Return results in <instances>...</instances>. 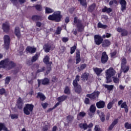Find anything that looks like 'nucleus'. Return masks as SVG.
Returning a JSON list of instances; mask_svg holds the SVG:
<instances>
[{
  "label": "nucleus",
  "instance_id": "nucleus-55",
  "mask_svg": "<svg viewBox=\"0 0 131 131\" xmlns=\"http://www.w3.org/2000/svg\"><path fill=\"white\" fill-rule=\"evenodd\" d=\"M113 81L115 83H119L120 82V79H119V78H118L117 77H114Z\"/></svg>",
  "mask_w": 131,
  "mask_h": 131
},
{
  "label": "nucleus",
  "instance_id": "nucleus-16",
  "mask_svg": "<svg viewBox=\"0 0 131 131\" xmlns=\"http://www.w3.org/2000/svg\"><path fill=\"white\" fill-rule=\"evenodd\" d=\"M105 106V102L103 101H100L96 103V106L98 108H103Z\"/></svg>",
  "mask_w": 131,
  "mask_h": 131
},
{
  "label": "nucleus",
  "instance_id": "nucleus-48",
  "mask_svg": "<svg viewBox=\"0 0 131 131\" xmlns=\"http://www.w3.org/2000/svg\"><path fill=\"white\" fill-rule=\"evenodd\" d=\"M124 127L127 129H131V123L128 122H126L124 124Z\"/></svg>",
  "mask_w": 131,
  "mask_h": 131
},
{
  "label": "nucleus",
  "instance_id": "nucleus-12",
  "mask_svg": "<svg viewBox=\"0 0 131 131\" xmlns=\"http://www.w3.org/2000/svg\"><path fill=\"white\" fill-rule=\"evenodd\" d=\"M49 82L50 80L47 78H45L43 80H38V83L39 86H40L41 84L42 85H47L49 83Z\"/></svg>",
  "mask_w": 131,
  "mask_h": 131
},
{
  "label": "nucleus",
  "instance_id": "nucleus-36",
  "mask_svg": "<svg viewBox=\"0 0 131 131\" xmlns=\"http://www.w3.org/2000/svg\"><path fill=\"white\" fill-rule=\"evenodd\" d=\"M97 27L98 28H103V29H105L107 28V26L106 25H103L101 23H98Z\"/></svg>",
  "mask_w": 131,
  "mask_h": 131
},
{
  "label": "nucleus",
  "instance_id": "nucleus-52",
  "mask_svg": "<svg viewBox=\"0 0 131 131\" xmlns=\"http://www.w3.org/2000/svg\"><path fill=\"white\" fill-rule=\"evenodd\" d=\"M11 119L12 120L18 119V115L16 114H11L10 115Z\"/></svg>",
  "mask_w": 131,
  "mask_h": 131
},
{
  "label": "nucleus",
  "instance_id": "nucleus-59",
  "mask_svg": "<svg viewBox=\"0 0 131 131\" xmlns=\"http://www.w3.org/2000/svg\"><path fill=\"white\" fill-rule=\"evenodd\" d=\"M119 119H116L114 120V121L112 122V124H113L114 126L116 125L117 123H118Z\"/></svg>",
  "mask_w": 131,
  "mask_h": 131
},
{
  "label": "nucleus",
  "instance_id": "nucleus-26",
  "mask_svg": "<svg viewBox=\"0 0 131 131\" xmlns=\"http://www.w3.org/2000/svg\"><path fill=\"white\" fill-rule=\"evenodd\" d=\"M10 131L8 128L6 126L5 124L3 123H0V131Z\"/></svg>",
  "mask_w": 131,
  "mask_h": 131
},
{
  "label": "nucleus",
  "instance_id": "nucleus-5",
  "mask_svg": "<svg viewBox=\"0 0 131 131\" xmlns=\"http://www.w3.org/2000/svg\"><path fill=\"white\" fill-rule=\"evenodd\" d=\"M80 81V76L77 75L75 79L73 82V85L75 89V91L77 94H80L82 92L81 86L78 83V82Z\"/></svg>",
  "mask_w": 131,
  "mask_h": 131
},
{
  "label": "nucleus",
  "instance_id": "nucleus-15",
  "mask_svg": "<svg viewBox=\"0 0 131 131\" xmlns=\"http://www.w3.org/2000/svg\"><path fill=\"white\" fill-rule=\"evenodd\" d=\"M3 29L4 32H8L10 30V25L8 22H6L3 24Z\"/></svg>",
  "mask_w": 131,
  "mask_h": 131
},
{
  "label": "nucleus",
  "instance_id": "nucleus-13",
  "mask_svg": "<svg viewBox=\"0 0 131 131\" xmlns=\"http://www.w3.org/2000/svg\"><path fill=\"white\" fill-rule=\"evenodd\" d=\"M120 4L121 5V11L124 12L126 8V2L125 0H120Z\"/></svg>",
  "mask_w": 131,
  "mask_h": 131
},
{
  "label": "nucleus",
  "instance_id": "nucleus-9",
  "mask_svg": "<svg viewBox=\"0 0 131 131\" xmlns=\"http://www.w3.org/2000/svg\"><path fill=\"white\" fill-rule=\"evenodd\" d=\"M100 94L99 92H94V93L92 94H89L86 95V97L89 98L90 99L95 100H96L97 98L98 97L99 95Z\"/></svg>",
  "mask_w": 131,
  "mask_h": 131
},
{
  "label": "nucleus",
  "instance_id": "nucleus-8",
  "mask_svg": "<svg viewBox=\"0 0 131 131\" xmlns=\"http://www.w3.org/2000/svg\"><path fill=\"white\" fill-rule=\"evenodd\" d=\"M4 48L6 50H9L10 43V38L9 36L6 35L4 37Z\"/></svg>",
  "mask_w": 131,
  "mask_h": 131
},
{
  "label": "nucleus",
  "instance_id": "nucleus-19",
  "mask_svg": "<svg viewBox=\"0 0 131 131\" xmlns=\"http://www.w3.org/2000/svg\"><path fill=\"white\" fill-rule=\"evenodd\" d=\"M23 104L24 103L23 100L20 97H19L17 101V105L18 108L19 110H21L23 108Z\"/></svg>",
  "mask_w": 131,
  "mask_h": 131
},
{
  "label": "nucleus",
  "instance_id": "nucleus-28",
  "mask_svg": "<svg viewBox=\"0 0 131 131\" xmlns=\"http://www.w3.org/2000/svg\"><path fill=\"white\" fill-rule=\"evenodd\" d=\"M102 11L103 13H107V14H110V13L112 12V9L110 8H108L107 7H104V8L102 9Z\"/></svg>",
  "mask_w": 131,
  "mask_h": 131
},
{
  "label": "nucleus",
  "instance_id": "nucleus-24",
  "mask_svg": "<svg viewBox=\"0 0 131 131\" xmlns=\"http://www.w3.org/2000/svg\"><path fill=\"white\" fill-rule=\"evenodd\" d=\"M76 64H78V63H80L81 62V59H80V52L79 51H77L76 52Z\"/></svg>",
  "mask_w": 131,
  "mask_h": 131
},
{
  "label": "nucleus",
  "instance_id": "nucleus-11",
  "mask_svg": "<svg viewBox=\"0 0 131 131\" xmlns=\"http://www.w3.org/2000/svg\"><path fill=\"white\" fill-rule=\"evenodd\" d=\"M101 63L102 64H105L108 60V55L106 54V52H103L102 54V56H101Z\"/></svg>",
  "mask_w": 131,
  "mask_h": 131
},
{
  "label": "nucleus",
  "instance_id": "nucleus-1",
  "mask_svg": "<svg viewBox=\"0 0 131 131\" xmlns=\"http://www.w3.org/2000/svg\"><path fill=\"white\" fill-rule=\"evenodd\" d=\"M15 67V63L9 59H5L0 62V69L3 68L9 71Z\"/></svg>",
  "mask_w": 131,
  "mask_h": 131
},
{
  "label": "nucleus",
  "instance_id": "nucleus-51",
  "mask_svg": "<svg viewBox=\"0 0 131 131\" xmlns=\"http://www.w3.org/2000/svg\"><path fill=\"white\" fill-rule=\"evenodd\" d=\"M34 7L36 8V9L39 11H41L42 9V6L40 5H37L35 6Z\"/></svg>",
  "mask_w": 131,
  "mask_h": 131
},
{
  "label": "nucleus",
  "instance_id": "nucleus-54",
  "mask_svg": "<svg viewBox=\"0 0 131 131\" xmlns=\"http://www.w3.org/2000/svg\"><path fill=\"white\" fill-rule=\"evenodd\" d=\"M94 130L95 131H101L100 126L98 125H96L95 126Z\"/></svg>",
  "mask_w": 131,
  "mask_h": 131
},
{
  "label": "nucleus",
  "instance_id": "nucleus-4",
  "mask_svg": "<svg viewBox=\"0 0 131 131\" xmlns=\"http://www.w3.org/2000/svg\"><path fill=\"white\" fill-rule=\"evenodd\" d=\"M76 24V28L79 32H82L84 29V26L82 23L81 20L79 19L77 17H75L74 18V23L73 25H75Z\"/></svg>",
  "mask_w": 131,
  "mask_h": 131
},
{
  "label": "nucleus",
  "instance_id": "nucleus-60",
  "mask_svg": "<svg viewBox=\"0 0 131 131\" xmlns=\"http://www.w3.org/2000/svg\"><path fill=\"white\" fill-rule=\"evenodd\" d=\"M51 71V66H50L49 67L48 70L46 72L45 75H48L50 73Z\"/></svg>",
  "mask_w": 131,
  "mask_h": 131
},
{
  "label": "nucleus",
  "instance_id": "nucleus-64",
  "mask_svg": "<svg viewBox=\"0 0 131 131\" xmlns=\"http://www.w3.org/2000/svg\"><path fill=\"white\" fill-rule=\"evenodd\" d=\"M65 23H69L70 21V17H67L66 18H65Z\"/></svg>",
  "mask_w": 131,
  "mask_h": 131
},
{
  "label": "nucleus",
  "instance_id": "nucleus-10",
  "mask_svg": "<svg viewBox=\"0 0 131 131\" xmlns=\"http://www.w3.org/2000/svg\"><path fill=\"white\" fill-rule=\"evenodd\" d=\"M94 40L95 41L96 45L97 46H100L102 42H103V38L102 37L98 35H95L94 36Z\"/></svg>",
  "mask_w": 131,
  "mask_h": 131
},
{
  "label": "nucleus",
  "instance_id": "nucleus-47",
  "mask_svg": "<svg viewBox=\"0 0 131 131\" xmlns=\"http://www.w3.org/2000/svg\"><path fill=\"white\" fill-rule=\"evenodd\" d=\"M40 19V16L38 15H33L32 17V20L33 21H37L38 20H39Z\"/></svg>",
  "mask_w": 131,
  "mask_h": 131
},
{
  "label": "nucleus",
  "instance_id": "nucleus-57",
  "mask_svg": "<svg viewBox=\"0 0 131 131\" xmlns=\"http://www.w3.org/2000/svg\"><path fill=\"white\" fill-rule=\"evenodd\" d=\"M41 106L43 109H46L48 106V103L47 102L41 103Z\"/></svg>",
  "mask_w": 131,
  "mask_h": 131
},
{
  "label": "nucleus",
  "instance_id": "nucleus-39",
  "mask_svg": "<svg viewBox=\"0 0 131 131\" xmlns=\"http://www.w3.org/2000/svg\"><path fill=\"white\" fill-rule=\"evenodd\" d=\"M99 117L100 118V120L101 122H103L105 121V115L104 113L101 112L99 114Z\"/></svg>",
  "mask_w": 131,
  "mask_h": 131
},
{
  "label": "nucleus",
  "instance_id": "nucleus-62",
  "mask_svg": "<svg viewBox=\"0 0 131 131\" xmlns=\"http://www.w3.org/2000/svg\"><path fill=\"white\" fill-rule=\"evenodd\" d=\"M69 38L68 37H63L62 38V40L63 41V42H67V41H69Z\"/></svg>",
  "mask_w": 131,
  "mask_h": 131
},
{
  "label": "nucleus",
  "instance_id": "nucleus-43",
  "mask_svg": "<svg viewBox=\"0 0 131 131\" xmlns=\"http://www.w3.org/2000/svg\"><path fill=\"white\" fill-rule=\"evenodd\" d=\"M96 7V4H93L91 6L89 7V11L92 12L94 10Z\"/></svg>",
  "mask_w": 131,
  "mask_h": 131
},
{
  "label": "nucleus",
  "instance_id": "nucleus-33",
  "mask_svg": "<svg viewBox=\"0 0 131 131\" xmlns=\"http://www.w3.org/2000/svg\"><path fill=\"white\" fill-rule=\"evenodd\" d=\"M77 44H74V45L71 48L70 54H71V55H72L75 53L77 49Z\"/></svg>",
  "mask_w": 131,
  "mask_h": 131
},
{
  "label": "nucleus",
  "instance_id": "nucleus-20",
  "mask_svg": "<svg viewBox=\"0 0 131 131\" xmlns=\"http://www.w3.org/2000/svg\"><path fill=\"white\" fill-rule=\"evenodd\" d=\"M14 33L18 38H20L21 37L20 30L19 27H15Z\"/></svg>",
  "mask_w": 131,
  "mask_h": 131
},
{
  "label": "nucleus",
  "instance_id": "nucleus-42",
  "mask_svg": "<svg viewBox=\"0 0 131 131\" xmlns=\"http://www.w3.org/2000/svg\"><path fill=\"white\" fill-rule=\"evenodd\" d=\"M126 66V59L124 57L121 59V67Z\"/></svg>",
  "mask_w": 131,
  "mask_h": 131
},
{
  "label": "nucleus",
  "instance_id": "nucleus-7",
  "mask_svg": "<svg viewBox=\"0 0 131 131\" xmlns=\"http://www.w3.org/2000/svg\"><path fill=\"white\" fill-rule=\"evenodd\" d=\"M94 126L92 122H91L89 125L86 123H81L79 124V127L84 130H86L88 128H92Z\"/></svg>",
  "mask_w": 131,
  "mask_h": 131
},
{
  "label": "nucleus",
  "instance_id": "nucleus-14",
  "mask_svg": "<svg viewBox=\"0 0 131 131\" xmlns=\"http://www.w3.org/2000/svg\"><path fill=\"white\" fill-rule=\"evenodd\" d=\"M90 74L89 73H84L81 76V79L82 81L86 82L88 80Z\"/></svg>",
  "mask_w": 131,
  "mask_h": 131
},
{
  "label": "nucleus",
  "instance_id": "nucleus-25",
  "mask_svg": "<svg viewBox=\"0 0 131 131\" xmlns=\"http://www.w3.org/2000/svg\"><path fill=\"white\" fill-rule=\"evenodd\" d=\"M43 49L46 53H49L50 51V49H51V46L49 44H46L44 45Z\"/></svg>",
  "mask_w": 131,
  "mask_h": 131
},
{
  "label": "nucleus",
  "instance_id": "nucleus-27",
  "mask_svg": "<svg viewBox=\"0 0 131 131\" xmlns=\"http://www.w3.org/2000/svg\"><path fill=\"white\" fill-rule=\"evenodd\" d=\"M67 99V96L65 95L61 96L57 98V101L61 103Z\"/></svg>",
  "mask_w": 131,
  "mask_h": 131
},
{
  "label": "nucleus",
  "instance_id": "nucleus-63",
  "mask_svg": "<svg viewBox=\"0 0 131 131\" xmlns=\"http://www.w3.org/2000/svg\"><path fill=\"white\" fill-rule=\"evenodd\" d=\"M84 103L85 104H89V103H90V99H89V98H86L85 99Z\"/></svg>",
  "mask_w": 131,
  "mask_h": 131
},
{
  "label": "nucleus",
  "instance_id": "nucleus-50",
  "mask_svg": "<svg viewBox=\"0 0 131 131\" xmlns=\"http://www.w3.org/2000/svg\"><path fill=\"white\" fill-rule=\"evenodd\" d=\"M11 80V77L7 76L6 77L5 79V84H9Z\"/></svg>",
  "mask_w": 131,
  "mask_h": 131
},
{
  "label": "nucleus",
  "instance_id": "nucleus-37",
  "mask_svg": "<svg viewBox=\"0 0 131 131\" xmlns=\"http://www.w3.org/2000/svg\"><path fill=\"white\" fill-rule=\"evenodd\" d=\"M96 106L94 105H92L90 108V112L92 113H95L96 112Z\"/></svg>",
  "mask_w": 131,
  "mask_h": 131
},
{
  "label": "nucleus",
  "instance_id": "nucleus-38",
  "mask_svg": "<svg viewBox=\"0 0 131 131\" xmlns=\"http://www.w3.org/2000/svg\"><path fill=\"white\" fill-rule=\"evenodd\" d=\"M104 88L106 89H107L108 91H111L113 90L114 88V85H108L107 84H105L104 85Z\"/></svg>",
  "mask_w": 131,
  "mask_h": 131
},
{
  "label": "nucleus",
  "instance_id": "nucleus-35",
  "mask_svg": "<svg viewBox=\"0 0 131 131\" xmlns=\"http://www.w3.org/2000/svg\"><path fill=\"white\" fill-rule=\"evenodd\" d=\"M62 30V29L61 27H58L57 28L56 30L55 31V34H56L57 35L60 34Z\"/></svg>",
  "mask_w": 131,
  "mask_h": 131
},
{
  "label": "nucleus",
  "instance_id": "nucleus-22",
  "mask_svg": "<svg viewBox=\"0 0 131 131\" xmlns=\"http://www.w3.org/2000/svg\"><path fill=\"white\" fill-rule=\"evenodd\" d=\"M93 71L97 76H99L103 72L102 69L98 68H93Z\"/></svg>",
  "mask_w": 131,
  "mask_h": 131
},
{
  "label": "nucleus",
  "instance_id": "nucleus-45",
  "mask_svg": "<svg viewBox=\"0 0 131 131\" xmlns=\"http://www.w3.org/2000/svg\"><path fill=\"white\" fill-rule=\"evenodd\" d=\"M67 120L68 123L72 122L74 120V117L71 115H69L67 117Z\"/></svg>",
  "mask_w": 131,
  "mask_h": 131
},
{
  "label": "nucleus",
  "instance_id": "nucleus-61",
  "mask_svg": "<svg viewBox=\"0 0 131 131\" xmlns=\"http://www.w3.org/2000/svg\"><path fill=\"white\" fill-rule=\"evenodd\" d=\"M114 127H115V125H113V124H111L109 126V127L108 128V130H110V131L112 130L114 128Z\"/></svg>",
  "mask_w": 131,
  "mask_h": 131
},
{
  "label": "nucleus",
  "instance_id": "nucleus-32",
  "mask_svg": "<svg viewBox=\"0 0 131 131\" xmlns=\"http://www.w3.org/2000/svg\"><path fill=\"white\" fill-rule=\"evenodd\" d=\"M86 115V113L84 112H80L77 115V119L79 120V117L84 118Z\"/></svg>",
  "mask_w": 131,
  "mask_h": 131
},
{
  "label": "nucleus",
  "instance_id": "nucleus-40",
  "mask_svg": "<svg viewBox=\"0 0 131 131\" xmlns=\"http://www.w3.org/2000/svg\"><path fill=\"white\" fill-rule=\"evenodd\" d=\"M80 3V4L85 7H87V1L86 0H78Z\"/></svg>",
  "mask_w": 131,
  "mask_h": 131
},
{
  "label": "nucleus",
  "instance_id": "nucleus-34",
  "mask_svg": "<svg viewBox=\"0 0 131 131\" xmlns=\"http://www.w3.org/2000/svg\"><path fill=\"white\" fill-rule=\"evenodd\" d=\"M115 104V101L114 100H112V101H110L107 105V108L108 110H111L112 108L113 107V105Z\"/></svg>",
  "mask_w": 131,
  "mask_h": 131
},
{
  "label": "nucleus",
  "instance_id": "nucleus-3",
  "mask_svg": "<svg viewBox=\"0 0 131 131\" xmlns=\"http://www.w3.org/2000/svg\"><path fill=\"white\" fill-rule=\"evenodd\" d=\"M105 73L106 74V82L107 83L112 82L111 77L114 76L116 75V71L113 68H110L109 69L105 71Z\"/></svg>",
  "mask_w": 131,
  "mask_h": 131
},
{
  "label": "nucleus",
  "instance_id": "nucleus-56",
  "mask_svg": "<svg viewBox=\"0 0 131 131\" xmlns=\"http://www.w3.org/2000/svg\"><path fill=\"white\" fill-rule=\"evenodd\" d=\"M45 71V67H42L40 69L37 70V73H41V72H44Z\"/></svg>",
  "mask_w": 131,
  "mask_h": 131
},
{
  "label": "nucleus",
  "instance_id": "nucleus-53",
  "mask_svg": "<svg viewBox=\"0 0 131 131\" xmlns=\"http://www.w3.org/2000/svg\"><path fill=\"white\" fill-rule=\"evenodd\" d=\"M118 4V2L117 1V0H112L109 3V5L110 6H112L114 4Z\"/></svg>",
  "mask_w": 131,
  "mask_h": 131
},
{
  "label": "nucleus",
  "instance_id": "nucleus-29",
  "mask_svg": "<svg viewBox=\"0 0 131 131\" xmlns=\"http://www.w3.org/2000/svg\"><path fill=\"white\" fill-rule=\"evenodd\" d=\"M121 71H123L124 73H126L129 70V66H124L123 67H121Z\"/></svg>",
  "mask_w": 131,
  "mask_h": 131
},
{
  "label": "nucleus",
  "instance_id": "nucleus-58",
  "mask_svg": "<svg viewBox=\"0 0 131 131\" xmlns=\"http://www.w3.org/2000/svg\"><path fill=\"white\" fill-rule=\"evenodd\" d=\"M6 93V90L4 89H0V95H3Z\"/></svg>",
  "mask_w": 131,
  "mask_h": 131
},
{
  "label": "nucleus",
  "instance_id": "nucleus-44",
  "mask_svg": "<svg viewBox=\"0 0 131 131\" xmlns=\"http://www.w3.org/2000/svg\"><path fill=\"white\" fill-rule=\"evenodd\" d=\"M64 93L66 95H70L71 93V91L70 90V88L68 86H66L65 88V89L64 90Z\"/></svg>",
  "mask_w": 131,
  "mask_h": 131
},
{
  "label": "nucleus",
  "instance_id": "nucleus-31",
  "mask_svg": "<svg viewBox=\"0 0 131 131\" xmlns=\"http://www.w3.org/2000/svg\"><path fill=\"white\" fill-rule=\"evenodd\" d=\"M54 10L49 7H46L45 8L46 14H51V13H54Z\"/></svg>",
  "mask_w": 131,
  "mask_h": 131
},
{
  "label": "nucleus",
  "instance_id": "nucleus-2",
  "mask_svg": "<svg viewBox=\"0 0 131 131\" xmlns=\"http://www.w3.org/2000/svg\"><path fill=\"white\" fill-rule=\"evenodd\" d=\"M62 18V15L61 14L60 11H57L54 12L52 15H50L48 19L51 21H55V22H60L61 19Z\"/></svg>",
  "mask_w": 131,
  "mask_h": 131
},
{
  "label": "nucleus",
  "instance_id": "nucleus-49",
  "mask_svg": "<svg viewBox=\"0 0 131 131\" xmlns=\"http://www.w3.org/2000/svg\"><path fill=\"white\" fill-rule=\"evenodd\" d=\"M87 67V65L85 63L82 64L80 66V69H79V71L80 72L83 70H84Z\"/></svg>",
  "mask_w": 131,
  "mask_h": 131
},
{
  "label": "nucleus",
  "instance_id": "nucleus-18",
  "mask_svg": "<svg viewBox=\"0 0 131 131\" xmlns=\"http://www.w3.org/2000/svg\"><path fill=\"white\" fill-rule=\"evenodd\" d=\"M37 49L34 47L28 46L26 48V51L30 54H34L36 52Z\"/></svg>",
  "mask_w": 131,
  "mask_h": 131
},
{
  "label": "nucleus",
  "instance_id": "nucleus-21",
  "mask_svg": "<svg viewBox=\"0 0 131 131\" xmlns=\"http://www.w3.org/2000/svg\"><path fill=\"white\" fill-rule=\"evenodd\" d=\"M111 45V42L108 39H105L104 40L102 46L103 48H108V47H110Z\"/></svg>",
  "mask_w": 131,
  "mask_h": 131
},
{
  "label": "nucleus",
  "instance_id": "nucleus-41",
  "mask_svg": "<svg viewBox=\"0 0 131 131\" xmlns=\"http://www.w3.org/2000/svg\"><path fill=\"white\" fill-rule=\"evenodd\" d=\"M43 62L46 64H48L50 61V57L48 55H46L43 58Z\"/></svg>",
  "mask_w": 131,
  "mask_h": 131
},
{
  "label": "nucleus",
  "instance_id": "nucleus-46",
  "mask_svg": "<svg viewBox=\"0 0 131 131\" xmlns=\"http://www.w3.org/2000/svg\"><path fill=\"white\" fill-rule=\"evenodd\" d=\"M38 59V55L36 54L34 56L32 57L31 62H35Z\"/></svg>",
  "mask_w": 131,
  "mask_h": 131
},
{
  "label": "nucleus",
  "instance_id": "nucleus-30",
  "mask_svg": "<svg viewBox=\"0 0 131 131\" xmlns=\"http://www.w3.org/2000/svg\"><path fill=\"white\" fill-rule=\"evenodd\" d=\"M37 97L39 98L42 101H45L46 99V96L41 93H37Z\"/></svg>",
  "mask_w": 131,
  "mask_h": 131
},
{
  "label": "nucleus",
  "instance_id": "nucleus-17",
  "mask_svg": "<svg viewBox=\"0 0 131 131\" xmlns=\"http://www.w3.org/2000/svg\"><path fill=\"white\" fill-rule=\"evenodd\" d=\"M117 31L118 32H121L122 36H126L127 35V31L121 28H118Z\"/></svg>",
  "mask_w": 131,
  "mask_h": 131
},
{
  "label": "nucleus",
  "instance_id": "nucleus-23",
  "mask_svg": "<svg viewBox=\"0 0 131 131\" xmlns=\"http://www.w3.org/2000/svg\"><path fill=\"white\" fill-rule=\"evenodd\" d=\"M121 108H124L126 113L128 112V106H127V105L126 104V102H124L122 103L121 105Z\"/></svg>",
  "mask_w": 131,
  "mask_h": 131
},
{
  "label": "nucleus",
  "instance_id": "nucleus-6",
  "mask_svg": "<svg viewBox=\"0 0 131 131\" xmlns=\"http://www.w3.org/2000/svg\"><path fill=\"white\" fill-rule=\"evenodd\" d=\"M34 105L32 104H26L24 108V113L26 115H30L33 112Z\"/></svg>",
  "mask_w": 131,
  "mask_h": 131
}]
</instances>
